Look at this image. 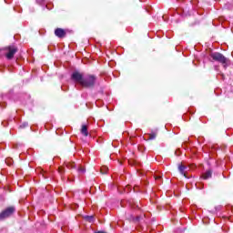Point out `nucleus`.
Returning <instances> with one entry per match:
<instances>
[{
	"label": "nucleus",
	"instance_id": "obj_1",
	"mask_svg": "<svg viewBox=\"0 0 233 233\" xmlns=\"http://www.w3.org/2000/svg\"><path fill=\"white\" fill-rule=\"evenodd\" d=\"M71 80L74 81L76 85H80L83 88H92L97 81V77L94 75H86V76L83 73L75 71L71 75Z\"/></svg>",
	"mask_w": 233,
	"mask_h": 233
},
{
	"label": "nucleus",
	"instance_id": "obj_2",
	"mask_svg": "<svg viewBox=\"0 0 233 233\" xmlns=\"http://www.w3.org/2000/svg\"><path fill=\"white\" fill-rule=\"evenodd\" d=\"M211 59H213V61H217L218 63H220L221 65H223V66L226 68V66L228 65V60L227 57H225V56H223V54L221 53H211L210 55Z\"/></svg>",
	"mask_w": 233,
	"mask_h": 233
},
{
	"label": "nucleus",
	"instance_id": "obj_3",
	"mask_svg": "<svg viewBox=\"0 0 233 233\" xmlns=\"http://www.w3.org/2000/svg\"><path fill=\"white\" fill-rule=\"evenodd\" d=\"M6 59H14V56L17 54V47L15 46H9L5 48Z\"/></svg>",
	"mask_w": 233,
	"mask_h": 233
},
{
	"label": "nucleus",
	"instance_id": "obj_4",
	"mask_svg": "<svg viewBox=\"0 0 233 233\" xmlns=\"http://www.w3.org/2000/svg\"><path fill=\"white\" fill-rule=\"evenodd\" d=\"M15 212V208L9 207L0 213V219H6Z\"/></svg>",
	"mask_w": 233,
	"mask_h": 233
},
{
	"label": "nucleus",
	"instance_id": "obj_5",
	"mask_svg": "<svg viewBox=\"0 0 233 233\" xmlns=\"http://www.w3.org/2000/svg\"><path fill=\"white\" fill-rule=\"evenodd\" d=\"M190 167L181 164L178 166V170L180 172V174H182V176H184L185 177H188V176H187V173L188 172Z\"/></svg>",
	"mask_w": 233,
	"mask_h": 233
},
{
	"label": "nucleus",
	"instance_id": "obj_6",
	"mask_svg": "<svg viewBox=\"0 0 233 233\" xmlns=\"http://www.w3.org/2000/svg\"><path fill=\"white\" fill-rule=\"evenodd\" d=\"M55 35H56V37L63 38L65 35H66V32L63 28H56L55 30Z\"/></svg>",
	"mask_w": 233,
	"mask_h": 233
},
{
	"label": "nucleus",
	"instance_id": "obj_7",
	"mask_svg": "<svg viewBox=\"0 0 233 233\" xmlns=\"http://www.w3.org/2000/svg\"><path fill=\"white\" fill-rule=\"evenodd\" d=\"M81 134L86 137L88 136V127L86 125H82Z\"/></svg>",
	"mask_w": 233,
	"mask_h": 233
},
{
	"label": "nucleus",
	"instance_id": "obj_8",
	"mask_svg": "<svg viewBox=\"0 0 233 233\" xmlns=\"http://www.w3.org/2000/svg\"><path fill=\"white\" fill-rule=\"evenodd\" d=\"M203 179H209V177H212V171L208 170L206 173L202 175Z\"/></svg>",
	"mask_w": 233,
	"mask_h": 233
},
{
	"label": "nucleus",
	"instance_id": "obj_9",
	"mask_svg": "<svg viewBox=\"0 0 233 233\" xmlns=\"http://www.w3.org/2000/svg\"><path fill=\"white\" fill-rule=\"evenodd\" d=\"M66 166L68 168H76V163H74V162H68V163L66 164Z\"/></svg>",
	"mask_w": 233,
	"mask_h": 233
},
{
	"label": "nucleus",
	"instance_id": "obj_10",
	"mask_svg": "<svg viewBox=\"0 0 233 233\" xmlns=\"http://www.w3.org/2000/svg\"><path fill=\"white\" fill-rule=\"evenodd\" d=\"M100 172L102 174H106V172H108V167L106 166H103L101 168H100Z\"/></svg>",
	"mask_w": 233,
	"mask_h": 233
},
{
	"label": "nucleus",
	"instance_id": "obj_11",
	"mask_svg": "<svg viewBox=\"0 0 233 233\" xmlns=\"http://www.w3.org/2000/svg\"><path fill=\"white\" fill-rule=\"evenodd\" d=\"M78 172H79L80 174H85V172H86V169H85V167H78Z\"/></svg>",
	"mask_w": 233,
	"mask_h": 233
},
{
	"label": "nucleus",
	"instance_id": "obj_12",
	"mask_svg": "<svg viewBox=\"0 0 233 233\" xmlns=\"http://www.w3.org/2000/svg\"><path fill=\"white\" fill-rule=\"evenodd\" d=\"M157 135L156 134V133H151V134H149V139H156V137H157Z\"/></svg>",
	"mask_w": 233,
	"mask_h": 233
},
{
	"label": "nucleus",
	"instance_id": "obj_13",
	"mask_svg": "<svg viewBox=\"0 0 233 233\" xmlns=\"http://www.w3.org/2000/svg\"><path fill=\"white\" fill-rule=\"evenodd\" d=\"M86 219H87V221H89V223H92V221H94V218L92 216L86 217Z\"/></svg>",
	"mask_w": 233,
	"mask_h": 233
},
{
	"label": "nucleus",
	"instance_id": "obj_14",
	"mask_svg": "<svg viewBox=\"0 0 233 233\" xmlns=\"http://www.w3.org/2000/svg\"><path fill=\"white\" fill-rule=\"evenodd\" d=\"M36 3H38V5H42V3H45V0H36Z\"/></svg>",
	"mask_w": 233,
	"mask_h": 233
},
{
	"label": "nucleus",
	"instance_id": "obj_15",
	"mask_svg": "<svg viewBox=\"0 0 233 233\" xmlns=\"http://www.w3.org/2000/svg\"><path fill=\"white\" fill-rule=\"evenodd\" d=\"M58 171H59L60 174H63V172H64L63 167H59V168H58Z\"/></svg>",
	"mask_w": 233,
	"mask_h": 233
},
{
	"label": "nucleus",
	"instance_id": "obj_16",
	"mask_svg": "<svg viewBox=\"0 0 233 233\" xmlns=\"http://www.w3.org/2000/svg\"><path fill=\"white\" fill-rule=\"evenodd\" d=\"M155 179H156V181H159V179H161V177L157 176V177H155Z\"/></svg>",
	"mask_w": 233,
	"mask_h": 233
}]
</instances>
